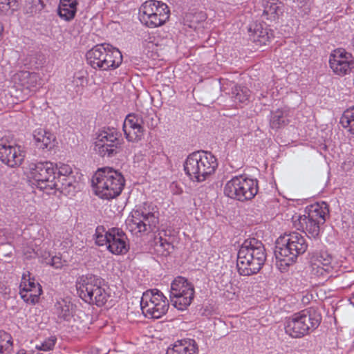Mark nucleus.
Segmentation results:
<instances>
[{"label":"nucleus","instance_id":"5701e85b","mask_svg":"<svg viewBox=\"0 0 354 354\" xmlns=\"http://www.w3.org/2000/svg\"><path fill=\"white\" fill-rule=\"evenodd\" d=\"M198 348L193 339H183L176 341L172 348H168L166 354H198Z\"/></svg>","mask_w":354,"mask_h":354},{"label":"nucleus","instance_id":"2f4dec72","mask_svg":"<svg viewBox=\"0 0 354 354\" xmlns=\"http://www.w3.org/2000/svg\"><path fill=\"white\" fill-rule=\"evenodd\" d=\"M154 248L157 252L162 256L168 255L174 249L173 245L161 236H155Z\"/></svg>","mask_w":354,"mask_h":354},{"label":"nucleus","instance_id":"72a5a7b5","mask_svg":"<svg viewBox=\"0 0 354 354\" xmlns=\"http://www.w3.org/2000/svg\"><path fill=\"white\" fill-rule=\"evenodd\" d=\"M23 284H20L19 294L21 299L28 304H35L39 299V296L42 292V289L38 288L34 290V292H30L26 290V288H22Z\"/></svg>","mask_w":354,"mask_h":354},{"label":"nucleus","instance_id":"3c124183","mask_svg":"<svg viewBox=\"0 0 354 354\" xmlns=\"http://www.w3.org/2000/svg\"><path fill=\"white\" fill-rule=\"evenodd\" d=\"M4 28L1 22H0V37L2 36Z\"/></svg>","mask_w":354,"mask_h":354},{"label":"nucleus","instance_id":"ddd939ff","mask_svg":"<svg viewBox=\"0 0 354 354\" xmlns=\"http://www.w3.org/2000/svg\"><path fill=\"white\" fill-rule=\"evenodd\" d=\"M147 119V117L143 118L136 113H129L126 116L122 130L129 142H138L142 139L145 132L144 124L147 123L149 126Z\"/></svg>","mask_w":354,"mask_h":354},{"label":"nucleus","instance_id":"412c9836","mask_svg":"<svg viewBox=\"0 0 354 354\" xmlns=\"http://www.w3.org/2000/svg\"><path fill=\"white\" fill-rule=\"evenodd\" d=\"M248 32L250 40L259 45H266L272 35L267 26L261 23H254L250 25Z\"/></svg>","mask_w":354,"mask_h":354},{"label":"nucleus","instance_id":"aec40b11","mask_svg":"<svg viewBox=\"0 0 354 354\" xmlns=\"http://www.w3.org/2000/svg\"><path fill=\"white\" fill-rule=\"evenodd\" d=\"M308 248L305 238L298 232L289 233V262L295 263Z\"/></svg>","mask_w":354,"mask_h":354},{"label":"nucleus","instance_id":"4c0bfd02","mask_svg":"<svg viewBox=\"0 0 354 354\" xmlns=\"http://www.w3.org/2000/svg\"><path fill=\"white\" fill-rule=\"evenodd\" d=\"M20 80L23 82L22 85L30 87H35L38 81V75L35 73H30L29 71H21L19 74Z\"/></svg>","mask_w":354,"mask_h":354},{"label":"nucleus","instance_id":"37998d69","mask_svg":"<svg viewBox=\"0 0 354 354\" xmlns=\"http://www.w3.org/2000/svg\"><path fill=\"white\" fill-rule=\"evenodd\" d=\"M50 265L55 268H62L64 266L62 259L59 257L54 256L50 259Z\"/></svg>","mask_w":354,"mask_h":354},{"label":"nucleus","instance_id":"b1692460","mask_svg":"<svg viewBox=\"0 0 354 354\" xmlns=\"http://www.w3.org/2000/svg\"><path fill=\"white\" fill-rule=\"evenodd\" d=\"M123 142L95 144L94 150L102 158H111L122 151Z\"/></svg>","mask_w":354,"mask_h":354},{"label":"nucleus","instance_id":"9d476101","mask_svg":"<svg viewBox=\"0 0 354 354\" xmlns=\"http://www.w3.org/2000/svg\"><path fill=\"white\" fill-rule=\"evenodd\" d=\"M194 297V286L182 277H177L171 284L169 300L177 309L183 310L189 306Z\"/></svg>","mask_w":354,"mask_h":354},{"label":"nucleus","instance_id":"9b49d317","mask_svg":"<svg viewBox=\"0 0 354 354\" xmlns=\"http://www.w3.org/2000/svg\"><path fill=\"white\" fill-rule=\"evenodd\" d=\"M322 315L315 308L301 310L289 318V328L292 332H308L315 330L320 324Z\"/></svg>","mask_w":354,"mask_h":354},{"label":"nucleus","instance_id":"79ce46f5","mask_svg":"<svg viewBox=\"0 0 354 354\" xmlns=\"http://www.w3.org/2000/svg\"><path fill=\"white\" fill-rule=\"evenodd\" d=\"M55 171L56 176H73L72 175V169L68 165H62L59 167L56 166L55 167Z\"/></svg>","mask_w":354,"mask_h":354},{"label":"nucleus","instance_id":"6ab92c4d","mask_svg":"<svg viewBox=\"0 0 354 354\" xmlns=\"http://www.w3.org/2000/svg\"><path fill=\"white\" fill-rule=\"evenodd\" d=\"M104 47L105 44H97L87 51L86 61L93 68L108 71L107 62H104Z\"/></svg>","mask_w":354,"mask_h":354},{"label":"nucleus","instance_id":"423d86ee","mask_svg":"<svg viewBox=\"0 0 354 354\" xmlns=\"http://www.w3.org/2000/svg\"><path fill=\"white\" fill-rule=\"evenodd\" d=\"M94 239L97 245L106 246L113 254H125L129 250L127 236L122 229L111 227L106 231L103 225H98L95 229Z\"/></svg>","mask_w":354,"mask_h":354},{"label":"nucleus","instance_id":"ea45409f","mask_svg":"<svg viewBox=\"0 0 354 354\" xmlns=\"http://www.w3.org/2000/svg\"><path fill=\"white\" fill-rule=\"evenodd\" d=\"M57 342V337L54 335H51L48 338L41 341L39 344L36 345V348L39 351H48L53 349L55 343Z\"/></svg>","mask_w":354,"mask_h":354},{"label":"nucleus","instance_id":"473e14b6","mask_svg":"<svg viewBox=\"0 0 354 354\" xmlns=\"http://www.w3.org/2000/svg\"><path fill=\"white\" fill-rule=\"evenodd\" d=\"M340 124L344 129L354 134V106L346 109L340 118Z\"/></svg>","mask_w":354,"mask_h":354},{"label":"nucleus","instance_id":"1a4fd4ad","mask_svg":"<svg viewBox=\"0 0 354 354\" xmlns=\"http://www.w3.org/2000/svg\"><path fill=\"white\" fill-rule=\"evenodd\" d=\"M140 308L146 317L158 319L167 312L169 300L159 290H149L143 293Z\"/></svg>","mask_w":354,"mask_h":354},{"label":"nucleus","instance_id":"cd10ccee","mask_svg":"<svg viewBox=\"0 0 354 354\" xmlns=\"http://www.w3.org/2000/svg\"><path fill=\"white\" fill-rule=\"evenodd\" d=\"M115 142H123L121 133L113 127H104L97 133L95 144Z\"/></svg>","mask_w":354,"mask_h":354},{"label":"nucleus","instance_id":"f704fd0d","mask_svg":"<svg viewBox=\"0 0 354 354\" xmlns=\"http://www.w3.org/2000/svg\"><path fill=\"white\" fill-rule=\"evenodd\" d=\"M57 310L59 317L68 319L72 316L73 304L66 299H62L57 303Z\"/></svg>","mask_w":354,"mask_h":354},{"label":"nucleus","instance_id":"20e7f679","mask_svg":"<svg viewBox=\"0 0 354 354\" xmlns=\"http://www.w3.org/2000/svg\"><path fill=\"white\" fill-rule=\"evenodd\" d=\"M183 166L186 175L192 181L202 183L215 173L218 162L211 152L197 151L187 156Z\"/></svg>","mask_w":354,"mask_h":354},{"label":"nucleus","instance_id":"7c9ffc66","mask_svg":"<svg viewBox=\"0 0 354 354\" xmlns=\"http://www.w3.org/2000/svg\"><path fill=\"white\" fill-rule=\"evenodd\" d=\"M153 10L154 15H157V27L162 26L169 18L170 11L167 5L156 1Z\"/></svg>","mask_w":354,"mask_h":354},{"label":"nucleus","instance_id":"4be33fe9","mask_svg":"<svg viewBox=\"0 0 354 354\" xmlns=\"http://www.w3.org/2000/svg\"><path fill=\"white\" fill-rule=\"evenodd\" d=\"M156 0H149L143 3L139 9L140 21L149 28L157 27V15H154L153 9Z\"/></svg>","mask_w":354,"mask_h":354},{"label":"nucleus","instance_id":"f03ea898","mask_svg":"<svg viewBox=\"0 0 354 354\" xmlns=\"http://www.w3.org/2000/svg\"><path fill=\"white\" fill-rule=\"evenodd\" d=\"M267 258L266 248L256 238L244 241L237 254V269L241 275L250 276L258 273Z\"/></svg>","mask_w":354,"mask_h":354},{"label":"nucleus","instance_id":"a18cd8bd","mask_svg":"<svg viewBox=\"0 0 354 354\" xmlns=\"http://www.w3.org/2000/svg\"><path fill=\"white\" fill-rule=\"evenodd\" d=\"M303 205V201L301 200V199H292V198H289V204H288V206H289V209L292 207V206H294V207H299V206H301Z\"/></svg>","mask_w":354,"mask_h":354},{"label":"nucleus","instance_id":"39448f33","mask_svg":"<svg viewBox=\"0 0 354 354\" xmlns=\"http://www.w3.org/2000/svg\"><path fill=\"white\" fill-rule=\"evenodd\" d=\"M106 287L102 278L92 274L82 275L77 281V290L80 297L85 302L99 307L104 306L109 297Z\"/></svg>","mask_w":354,"mask_h":354},{"label":"nucleus","instance_id":"0eeeda50","mask_svg":"<svg viewBox=\"0 0 354 354\" xmlns=\"http://www.w3.org/2000/svg\"><path fill=\"white\" fill-rule=\"evenodd\" d=\"M257 192L258 181L244 175L233 177L224 187L225 196L241 202L252 199Z\"/></svg>","mask_w":354,"mask_h":354},{"label":"nucleus","instance_id":"e433bc0d","mask_svg":"<svg viewBox=\"0 0 354 354\" xmlns=\"http://www.w3.org/2000/svg\"><path fill=\"white\" fill-rule=\"evenodd\" d=\"M286 117V113L281 110L278 109L274 112H272L270 120V127L272 129H279L285 126Z\"/></svg>","mask_w":354,"mask_h":354},{"label":"nucleus","instance_id":"393cba45","mask_svg":"<svg viewBox=\"0 0 354 354\" xmlns=\"http://www.w3.org/2000/svg\"><path fill=\"white\" fill-rule=\"evenodd\" d=\"M33 138L37 147L39 149L50 150L55 146V136L44 129H35L33 132Z\"/></svg>","mask_w":354,"mask_h":354},{"label":"nucleus","instance_id":"c756f323","mask_svg":"<svg viewBox=\"0 0 354 354\" xmlns=\"http://www.w3.org/2000/svg\"><path fill=\"white\" fill-rule=\"evenodd\" d=\"M227 94L232 101L237 104L248 101L251 91L246 86L232 84L231 91Z\"/></svg>","mask_w":354,"mask_h":354},{"label":"nucleus","instance_id":"a19ab883","mask_svg":"<svg viewBox=\"0 0 354 354\" xmlns=\"http://www.w3.org/2000/svg\"><path fill=\"white\" fill-rule=\"evenodd\" d=\"M23 284L22 288H26V290L30 292H34V290L37 288L39 289H41V285L36 282L34 279H28V281H26V277L23 276V281L21 282Z\"/></svg>","mask_w":354,"mask_h":354},{"label":"nucleus","instance_id":"dca6fc26","mask_svg":"<svg viewBox=\"0 0 354 354\" xmlns=\"http://www.w3.org/2000/svg\"><path fill=\"white\" fill-rule=\"evenodd\" d=\"M49 189H56L65 196H74L79 188V183L73 176H56L48 185Z\"/></svg>","mask_w":354,"mask_h":354},{"label":"nucleus","instance_id":"8fccbe9b","mask_svg":"<svg viewBox=\"0 0 354 354\" xmlns=\"http://www.w3.org/2000/svg\"><path fill=\"white\" fill-rule=\"evenodd\" d=\"M349 301L354 306V292L352 294V295L349 298Z\"/></svg>","mask_w":354,"mask_h":354},{"label":"nucleus","instance_id":"4468645a","mask_svg":"<svg viewBox=\"0 0 354 354\" xmlns=\"http://www.w3.org/2000/svg\"><path fill=\"white\" fill-rule=\"evenodd\" d=\"M329 65L335 74L344 76L349 74L354 68V59L344 49L337 48L330 55Z\"/></svg>","mask_w":354,"mask_h":354},{"label":"nucleus","instance_id":"603ef678","mask_svg":"<svg viewBox=\"0 0 354 354\" xmlns=\"http://www.w3.org/2000/svg\"><path fill=\"white\" fill-rule=\"evenodd\" d=\"M150 120H151V124H150L151 127L153 128V127H156V124H153V118H151Z\"/></svg>","mask_w":354,"mask_h":354},{"label":"nucleus","instance_id":"c03bdc74","mask_svg":"<svg viewBox=\"0 0 354 354\" xmlns=\"http://www.w3.org/2000/svg\"><path fill=\"white\" fill-rule=\"evenodd\" d=\"M73 82L77 86H85L87 84V80L84 76L82 75L75 77Z\"/></svg>","mask_w":354,"mask_h":354},{"label":"nucleus","instance_id":"f8f14e48","mask_svg":"<svg viewBox=\"0 0 354 354\" xmlns=\"http://www.w3.org/2000/svg\"><path fill=\"white\" fill-rule=\"evenodd\" d=\"M26 169L40 189H49L48 185L55 179V166L51 162H30Z\"/></svg>","mask_w":354,"mask_h":354},{"label":"nucleus","instance_id":"6e6552de","mask_svg":"<svg viewBox=\"0 0 354 354\" xmlns=\"http://www.w3.org/2000/svg\"><path fill=\"white\" fill-rule=\"evenodd\" d=\"M159 216L156 205L145 203L133 212L129 225L136 233H149L158 228Z\"/></svg>","mask_w":354,"mask_h":354},{"label":"nucleus","instance_id":"49530a36","mask_svg":"<svg viewBox=\"0 0 354 354\" xmlns=\"http://www.w3.org/2000/svg\"><path fill=\"white\" fill-rule=\"evenodd\" d=\"M308 0H293L294 2L299 3V6H302L306 3Z\"/></svg>","mask_w":354,"mask_h":354},{"label":"nucleus","instance_id":"bb28decb","mask_svg":"<svg viewBox=\"0 0 354 354\" xmlns=\"http://www.w3.org/2000/svg\"><path fill=\"white\" fill-rule=\"evenodd\" d=\"M104 59V62H107L108 71L117 68L122 62L121 52L108 44H105Z\"/></svg>","mask_w":354,"mask_h":354},{"label":"nucleus","instance_id":"864d4df0","mask_svg":"<svg viewBox=\"0 0 354 354\" xmlns=\"http://www.w3.org/2000/svg\"><path fill=\"white\" fill-rule=\"evenodd\" d=\"M37 1L39 3H41V0H37Z\"/></svg>","mask_w":354,"mask_h":354},{"label":"nucleus","instance_id":"de8ad7c7","mask_svg":"<svg viewBox=\"0 0 354 354\" xmlns=\"http://www.w3.org/2000/svg\"><path fill=\"white\" fill-rule=\"evenodd\" d=\"M304 333H298L296 335H292V333H289V335H290L291 337H295V338H300L304 336Z\"/></svg>","mask_w":354,"mask_h":354},{"label":"nucleus","instance_id":"58836bf2","mask_svg":"<svg viewBox=\"0 0 354 354\" xmlns=\"http://www.w3.org/2000/svg\"><path fill=\"white\" fill-rule=\"evenodd\" d=\"M12 348L13 342L10 333H0V354L9 353Z\"/></svg>","mask_w":354,"mask_h":354},{"label":"nucleus","instance_id":"c85d7f7f","mask_svg":"<svg viewBox=\"0 0 354 354\" xmlns=\"http://www.w3.org/2000/svg\"><path fill=\"white\" fill-rule=\"evenodd\" d=\"M77 5L76 0H61L58 8L59 16L66 21H71L75 17Z\"/></svg>","mask_w":354,"mask_h":354},{"label":"nucleus","instance_id":"7ed1b4c3","mask_svg":"<svg viewBox=\"0 0 354 354\" xmlns=\"http://www.w3.org/2000/svg\"><path fill=\"white\" fill-rule=\"evenodd\" d=\"M95 194L100 198L111 200L118 197L125 185L122 174L112 167L97 170L92 179Z\"/></svg>","mask_w":354,"mask_h":354},{"label":"nucleus","instance_id":"c9c22d12","mask_svg":"<svg viewBox=\"0 0 354 354\" xmlns=\"http://www.w3.org/2000/svg\"><path fill=\"white\" fill-rule=\"evenodd\" d=\"M19 7V0H0V15H11Z\"/></svg>","mask_w":354,"mask_h":354},{"label":"nucleus","instance_id":"f257e3e1","mask_svg":"<svg viewBox=\"0 0 354 354\" xmlns=\"http://www.w3.org/2000/svg\"><path fill=\"white\" fill-rule=\"evenodd\" d=\"M329 215L328 205L324 201L317 202L308 205L304 214L295 212L291 217V221L292 227L296 230L317 238L320 233L321 226L325 223Z\"/></svg>","mask_w":354,"mask_h":354},{"label":"nucleus","instance_id":"f3484780","mask_svg":"<svg viewBox=\"0 0 354 354\" xmlns=\"http://www.w3.org/2000/svg\"><path fill=\"white\" fill-rule=\"evenodd\" d=\"M286 236V232L276 240L274 250L275 266L281 273L288 272V239Z\"/></svg>","mask_w":354,"mask_h":354},{"label":"nucleus","instance_id":"a211bd4d","mask_svg":"<svg viewBox=\"0 0 354 354\" xmlns=\"http://www.w3.org/2000/svg\"><path fill=\"white\" fill-rule=\"evenodd\" d=\"M332 257L326 251L317 252L313 254L310 258V263L313 270L315 274L323 275L324 272L329 273L332 271Z\"/></svg>","mask_w":354,"mask_h":354},{"label":"nucleus","instance_id":"a878e982","mask_svg":"<svg viewBox=\"0 0 354 354\" xmlns=\"http://www.w3.org/2000/svg\"><path fill=\"white\" fill-rule=\"evenodd\" d=\"M262 7V17L270 21L276 20L283 12V6L276 0H263Z\"/></svg>","mask_w":354,"mask_h":354},{"label":"nucleus","instance_id":"2eb2a0df","mask_svg":"<svg viewBox=\"0 0 354 354\" xmlns=\"http://www.w3.org/2000/svg\"><path fill=\"white\" fill-rule=\"evenodd\" d=\"M25 155L19 145L7 144L3 139L0 140V160L10 167H16L21 165Z\"/></svg>","mask_w":354,"mask_h":354},{"label":"nucleus","instance_id":"09e8293b","mask_svg":"<svg viewBox=\"0 0 354 354\" xmlns=\"http://www.w3.org/2000/svg\"><path fill=\"white\" fill-rule=\"evenodd\" d=\"M350 45L354 49V34L352 35L351 38L350 39Z\"/></svg>","mask_w":354,"mask_h":354}]
</instances>
